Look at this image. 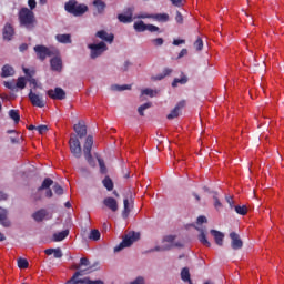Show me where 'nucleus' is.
<instances>
[{
  "label": "nucleus",
  "mask_w": 284,
  "mask_h": 284,
  "mask_svg": "<svg viewBox=\"0 0 284 284\" xmlns=\"http://www.w3.org/2000/svg\"><path fill=\"white\" fill-rule=\"evenodd\" d=\"M94 145V138L92 135H88L83 145V154L85 161L94 168V158H92V146Z\"/></svg>",
  "instance_id": "423d86ee"
},
{
  "label": "nucleus",
  "mask_w": 284,
  "mask_h": 284,
  "mask_svg": "<svg viewBox=\"0 0 284 284\" xmlns=\"http://www.w3.org/2000/svg\"><path fill=\"white\" fill-rule=\"evenodd\" d=\"M53 256L54 258H63V252L60 247L53 250Z\"/></svg>",
  "instance_id": "3c124183"
},
{
  "label": "nucleus",
  "mask_w": 284,
  "mask_h": 284,
  "mask_svg": "<svg viewBox=\"0 0 284 284\" xmlns=\"http://www.w3.org/2000/svg\"><path fill=\"white\" fill-rule=\"evenodd\" d=\"M132 65V62H130V60H126L123 64V67L121 68L122 72H128V70H130V67Z\"/></svg>",
  "instance_id": "5fc2aeb1"
},
{
  "label": "nucleus",
  "mask_w": 284,
  "mask_h": 284,
  "mask_svg": "<svg viewBox=\"0 0 284 284\" xmlns=\"http://www.w3.org/2000/svg\"><path fill=\"white\" fill-rule=\"evenodd\" d=\"M187 54V49H182L178 55V59H183V57H186Z\"/></svg>",
  "instance_id": "e2e57ef3"
},
{
  "label": "nucleus",
  "mask_w": 284,
  "mask_h": 284,
  "mask_svg": "<svg viewBox=\"0 0 284 284\" xmlns=\"http://www.w3.org/2000/svg\"><path fill=\"white\" fill-rule=\"evenodd\" d=\"M45 216H48V210L45 209H40L32 214V219L36 220L37 223L43 222Z\"/></svg>",
  "instance_id": "aec40b11"
},
{
  "label": "nucleus",
  "mask_w": 284,
  "mask_h": 284,
  "mask_svg": "<svg viewBox=\"0 0 284 284\" xmlns=\"http://www.w3.org/2000/svg\"><path fill=\"white\" fill-rule=\"evenodd\" d=\"M1 77L2 79H8V77H14V68L10 67L9 64H4L2 67Z\"/></svg>",
  "instance_id": "393cba45"
},
{
  "label": "nucleus",
  "mask_w": 284,
  "mask_h": 284,
  "mask_svg": "<svg viewBox=\"0 0 284 284\" xmlns=\"http://www.w3.org/2000/svg\"><path fill=\"white\" fill-rule=\"evenodd\" d=\"M103 205L108 207V210H111V212H118L119 210V202L114 197H105L103 200Z\"/></svg>",
  "instance_id": "6ab92c4d"
},
{
  "label": "nucleus",
  "mask_w": 284,
  "mask_h": 284,
  "mask_svg": "<svg viewBox=\"0 0 284 284\" xmlns=\"http://www.w3.org/2000/svg\"><path fill=\"white\" fill-rule=\"evenodd\" d=\"M176 236L174 235H166L163 239V243H169L163 246H155L154 248L151 250V252H168L169 250H172V247H183V245L179 243H174Z\"/></svg>",
  "instance_id": "0eeeda50"
},
{
  "label": "nucleus",
  "mask_w": 284,
  "mask_h": 284,
  "mask_svg": "<svg viewBox=\"0 0 284 284\" xmlns=\"http://www.w3.org/2000/svg\"><path fill=\"white\" fill-rule=\"evenodd\" d=\"M85 274H90V272H88V270H80L77 271L72 278H70L67 283L68 284H105L103 281L101 280H90V277H84L82 280H77L78 276H85Z\"/></svg>",
  "instance_id": "20e7f679"
},
{
  "label": "nucleus",
  "mask_w": 284,
  "mask_h": 284,
  "mask_svg": "<svg viewBox=\"0 0 284 284\" xmlns=\"http://www.w3.org/2000/svg\"><path fill=\"white\" fill-rule=\"evenodd\" d=\"M12 37H14V27L7 22L2 29V38L4 41H12Z\"/></svg>",
  "instance_id": "dca6fc26"
},
{
  "label": "nucleus",
  "mask_w": 284,
  "mask_h": 284,
  "mask_svg": "<svg viewBox=\"0 0 284 284\" xmlns=\"http://www.w3.org/2000/svg\"><path fill=\"white\" fill-rule=\"evenodd\" d=\"M29 82H30L31 85H33L34 89H37V85H38L37 79L30 78V79H29Z\"/></svg>",
  "instance_id": "774afa93"
},
{
  "label": "nucleus",
  "mask_w": 284,
  "mask_h": 284,
  "mask_svg": "<svg viewBox=\"0 0 284 284\" xmlns=\"http://www.w3.org/2000/svg\"><path fill=\"white\" fill-rule=\"evenodd\" d=\"M200 243H203L205 247H210L212 244L210 241H207V236L205 235V232L201 230V234L199 235Z\"/></svg>",
  "instance_id": "ea45409f"
},
{
  "label": "nucleus",
  "mask_w": 284,
  "mask_h": 284,
  "mask_svg": "<svg viewBox=\"0 0 284 284\" xmlns=\"http://www.w3.org/2000/svg\"><path fill=\"white\" fill-rule=\"evenodd\" d=\"M89 239L90 241H99L101 239V232L97 229L91 230Z\"/></svg>",
  "instance_id": "4c0bfd02"
},
{
  "label": "nucleus",
  "mask_w": 284,
  "mask_h": 284,
  "mask_svg": "<svg viewBox=\"0 0 284 284\" xmlns=\"http://www.w3.org/2000/svg\"><path fill=\"white\" fill-rule=\"evenodd\" d=\"M64 10L69 12V14H72L73 17H83L85 12H88V6L87 4H79L77 0H69L64 4Z\"/></svg>",
  "instance_id": "f03ea898"
},
{
  "label": "nucleus",
  "mask_w": 284,
  "mask_h": 284,
  "mask_svg": "<svg viewBox=\"0 0 284 284\" xmlns=\"http://www.w3.org/2000/svg\"><path fill=\"white\" fill-rule=\"evenodd\" d=\"M19 23L22 28H27V30H34L37 26V18L34 17V11L23 7L20 9L18 13Z\"/></svg>",
  "instance_id": "f257e3e1"
},
{
  "label": "nucleus",
  "mask_w": 284,
  "mask_h": 284,
  "mask_svg": "<svg viewBox=\"0 0 284 284\" xmlns=\"http://www.w3.org/2000/svg\"><path fill=\"white\" fill-rule=\"evenodd\" d=\"M183 43H185L184 39H175V40H173V45H181Z\"/></svg>",
  "instance_id": "0e129e2a"
},
{
  "label": "nucleus",
  "mask_w": 284,
  "mask_h": 284,
  "mask_svg": "<svg viewBox=\"0 0 284 284\" xmlns=\"http://www.w3.org/2000/svg\"><path fill=\"white\" fill-rule=\"evenodd\" d=\"M179 83H181V85H185V83H187V77L183 75L180 79L175 78L172 82V88H176V85H179Z\"/></svg>",
  "instance_id": "e433bc0d"
},
{
  "label": "nucleus",
  "mask_w": 284,
  "mask_h": 284,
  "mask_svg": "<svg viewBox=\"0 0 284 284\" xmlns=\"http://www.w3.org/2000/svg\"><path fill=\"white\" fill-rule=\"evenodd\" d=\"M17 88H19L20 90H23L26 89V78L23 77H20L18 78V81H17Z\"/></svg>",
  "instance_id": "a18cd8bd"
},
{
  "label": "nucleus",
  "mask_w": 284,
  "mask_h": 284,
  "mask_svg": "<svg viewBox=\"0 0 284 284\" xmlns=\"http://www.w3.org/2000/svg\"><path fill=\"white\" fill-rule=\"evenodd\" d=\"M95 37L98 39H101L102 41H105L106 43H114V34L108 33L105 30H100L95 33Z\"/></svg>",
  "instance_id": "a211bd4d"
},
{
  "label": "nucleus",
  "mask_w": 284,
  "mask_h": 284,
  "mask_svg": "<svg viewBox=\"0 0 284 284\" xmlns=\"http://www.w3.org/2000/svg\"><path fill=\"white\" fill-rule=\"evenodd\" d=\"M170 74H172V69L170 68H165L162 73H159L158 75L153 77V81H163V79H165V77H170Z\"/></svg>",
  "instance_id": "c85d7f7f"
},
{
  "label": "nucleus",
  "mask_w": 284,
  "mask_h": 284,
  "mask_svg": "<svg viewBox=\"0 0 284 284\" xmlns=\"http://www.w3.org/2000/svg\"><path fill=\"white\" fill-rule=\"evenodd\" d=\"M142 94L152 98V97H154L156 94V91H154L152 89H144V90H142Z\"/></svg>",
  "instance_id": "8fccbe9b"
},
{
  "label": "nucleus",
  "mask_w": 284,
  "mask_h": 284,
  "mask_svg": "<svg viewBox=\"0 0 284 284\" xmlns=\"http://www.w3.org/2000/svg\"><path fill=\"white\" fill-rule=\"evenodd\" d=\"M146 30L149 32H160L161 29L154 24H146Z\"/></svg>",
  "instance_id": "603ef678"
},
{
  "label": "nucleus",
  "mask_w": 284,
  "mask_h": 284,
  "mask_svg": "<svg viewBox=\"0 0 284 284\" xmlns=\"http://www.w3.org/2000/svg\"><path fill=\"white\" fill-rule=\"evenodd\" d=\"M226 202L229 203L230 207H234V199L232 196H226Z\"/></svg>",
  "instance_id": "69168bd1"
},
{
  "label": "nucleus",
  "mask_w": 284,
  "mask_h": 284,
  "mask_svg": "<svg viewBox=\"0 0 284 284\" xmlns=\"http://www.w3.org/2000/svg\"><path fill=\"white\" fill-rule=\"evenodd\" d=\"M0 225L2 227H10V222L8 220V211L6 209L0 207Z\"/></svg>",
  "instance_id": "5701e85b"
},
{
  "label": "nucleus",
  "mask_w": 284,
  "mask_h": 284,
  "mask_svg": "<svg viewBox=\"0 0 284 284\" xmlns=\"http://www.w3.org/2000/svg\"><path fill=\"white\" fill-rule=\"evenodd\" d=\"M53 192H54V194H58V196H61L63 194V187L61 185H59L58 183H55L53 185Z\"/></svg>",
  "instance_id": "de8ad7c7"
},
{
  "label": "nucleus",
  "mask_w": 284,
  "mask_h": 284,
  "mask_svg": "<svg viewBox=\"0 0 284 284\" xmlns=\"http://www.w3.org/2000/svg\"><path fill=\"white\" fill-rule=\"evenodd\" d=\"M133 28L136 32H145V30H148V24H145L143 20H140L133 24Z\"/></svg>",
  "instance_id": "72a5a7b5"
},
{
  "label": "nucleus",
  "mask_w": 284,
  "mask_h": 284,
  "mask_svg": "<svg viewBox=\"0 0 284 284\" xmlns=\"http://www.w3.org/2000/svg\"><path fill=\"white\" fill-rule=\"evenodd\" d=\"M182 108H185V100L180 101L170 114L166 115V119H169V121H172V119H179Z\"/></svg>",
  "instance_id": "2eb2a0df"
},
{
  "label": "nucleus",
  "mask_w": 284,
  "mask_h": 284,
  "mask_svg": "<svg viewBox=\"0 0 284 284\" xmlns=\"http://www.w3.org/2000/svg\"><path fill=\"white\" fill-rule=\"evenodd\" d=\"M68 236H70V230H64L58 233L53 234V241L55 243H59L61 241H64V239H68Z\"/></svg>",
  "instance_id": "b1692460"
},
{
  "label": "nucleus",
  "mask_w": 284,
  "mask_h": 284,
  "mask_svg": "<svg viewBox=\"0 0 284 284\" xmlns=\"http://www.w3.org/2000/svg\"><path fill=\"white\" fill-rule=\"evenodd\" d=\"M93 6L98 14H103V12H105L106 4L102 0H94Z\"/></svg>",
  "instance_id": "bb28decb"
},
{
  "label": "nucleus",
  "mask_w": 284,
  "mask_h": 284,
  "mask_svg": "<svg viewBox=\"0 0 284 284\" xmlns=\"http://www.w3.org/2000/svg\"><path fill=\"white\" fill-rule=\"evenodd\" d=\"M9 118L17 124L21 121V115L19 114V110L11 109L9 110Z\"/></svg>",
  "instance_id": "473e14b6"
},
{
  "label": "nucleus",
  "mask_w": 284,
  "mask_h": 284,
  "mask_svg": "<svg viewBox=\"0 0 284 284\" xmlns=\"http://www.w3.org/2000/svg\"><path fill=\"white\" fill-rule=\"evenodd\" d=\"M153 19L159 21L160 23H168L170 21V14L168 13H155L153 14Z\"/></svg>",
  "instance_id": "c756f323"
},
{
  "label": "nucleus",
  "mask_w": 284,
  "mask_h": 284,
  "mask_svg": "<svg viewBox=\"0 0 284 284\" xmlns=\"http://www.w3.org/2000/svg\"><path fill=\"white\" fill-rule=\"evenodd\" d=\"M54 185V181L50 178H45L41 184V186L38 189V192H41L43 190H50V186Z\"/></svg>",
  "instance_id": "7c9ffc66"
},
{
  "label": "nucleus",
  "mask_w": 284,
  "mask_h": 284,
  "mask_svg": "<svg viewBox=\"0 0 284 284\" xmlns=\"http://www.w3.org/2000/svg\"><path fill=\"white\" fill-rule=\"evenodd\" d=\"M102 185L103 187H105V190H108V192H112V190H114V182L111 180L109 175H106L102 180Z\"/></svg>",
  "instance_id": "cd10ccee"
},
{
  "label": "nucleus",
  "mask_w": 284,
  "mask_h": 284,
  "mask_svg": "<svg viewBox=\"0 0 284 284\" xmlns=\"http://www.w3.org/2000/svg\"><path fill=\"white\" fill-rule=\"evenodd\" d=\"M193 45L197 52H201L203 50V39L197 38Z\"/></svg>",
  "instance_id": "c03bdc74"
},
{
  "label": "nucleus",
  "mask_w": 284,
  "mask_h": 284,
  "mask_svg": "<svg viewBox=\"0 0 284 284\" xmlns=\"http://www.w3.org/2000/svg\"><path fill=\"white\" fill-rule=\"evenodd\" d=\"M213 201L215 210H221V207H223V204L221 203L217 196H213Z\"/></svg>",
  "instance_id": "864d4df0"
},
{
  "label": "nucleus",
  "mask_w": 284,
  "mask_h": 284,
  "mask_svg": "<svg viewBox=\"0 0 284 284\" xmlns=\"http://www.w3.org/2000/svg\"><path fill=\"white\" fill-rule=\"evenodd\" d=\"M36 130L39 132V134H45V132H48V125L45 124L38 125Z\"/></svg>",
  "instance_id": "09e8293b"
},
{
  "label": "nucleus",
  "mask_w": 284,
  "mask_h": 284,
  "mask_svg": "<svg viewBox=\"0 0 284 284\" xmlns=\"http://www.w3.org/2000/svg\"><path fill=\"white\" fill-rule=\"evenodd\" d=\"M53 58L50 60L51 70L53 72H62L63 70V60L61 59V52L59 54L52 55Z\"/></svg>",
  "instance_id": "9b49d317"
},
{
  "label": "nucleus",
  "mask_w": 284,
  "mask_h": 284,
  "mask_svg": "<svg viewBox=\"0 0 284 284\" xmlns=\"http://www.w3.org/2000/svg\"><path fill=\"white\" fill-rule=\"evenodd\" d=\"M149 108H152V102H146L138 108V112L140 116H145V110H149Z\"/></svg>",
  "instance_id": "c9c22d12"
},
{
  "label": "nucleus",
  "mask_w": 284,
  "mask_h": 284,
  "mask_svg": "<svg viewBox=\"0 0 284 284\" xmlns=\"http://www.w3.org/2000/svg\"><path fill=\"white\" fill-rule=\"evenodd\" d=\"M88 48L91 51V59H98V57H101L103 52H108V44H105V42L103 41L99 43L89 44Z\"/></svg>",
  "instance_id": "6e6552de"
},
{
  "label": "nucleus",
  "mask_w": 284,
  "mask_h": 284,
  "mask_svg": "<svg viewBox=\"0 0 284 284\" xmlns=\"http://www.w3.org/2000/svg\"><path fill=\"white\" fill-rule=\"evenodd\" d=\"M71 153L75 159H81L82 156V149H81V142L79 141V138L77 135L72 136L69 141Z\"/></svg>",
  "instance_id": "1a4fd4ad"
},
{
  "label": "nucleus",
  "mask_w": 284,
  "mask_h": 284,
  "mask_svg": "<svg viewBox=\"0 0 284 284\" xmlns=\"http://www.w3.org/2000/svg\"><path fill=\"white\" fill-rule=\"evenodd\" d=\"M111 90L118 91V92H123L125 90H132V84H123V85L114 84L111 87Z\"/></svg>",
  "instance_id": "f704fd0d"
},
{
  "label": "nucleus",
  "mask_w": 284,
  "mask_h": 284,
  "mask_svg": "<svg viewBox=\"0 0 284 284\" xmlns=\"http://www.w3.org/2000/svg\"><path fill=\"white\" fill-rule=\"evenodd\" d=\"M171 1L172 6H175V8H181L183 6L184 0H169Z\"/></svg>",
  "instance_id": "4d7b16f0"
},
{
  "label": "nucleus",
  "mask_w": 284,
  "mask_h": 284,
  "mask_svg": "<svg viewBox=\"0 0 284 284\" xmlns=\"http://www.w3.org/2000/svg\"><path fill=\"white\" fill-rule=\"evenodd\" d=\"M134 7H128L123 13L118 14V21L120 23H132L134 21Z\"/></svg>",
  "instance_id": "9d476101"
},
{
  "label": "nucleus",
  "mask_w": 284,
  "mask_h": 284,
  "mask_svg": "<svg viewBox=\"0 0 284 284\" xmlns=\"http://www.w3.org/2000/svg\"><path fill=\"white\" fill-rule=\"evenodd\" d=\"M211 234L214 237L216 245H219L220 247L223 246V239H225V235L216 230H211Z\"/></svg>",
  "instance_id": "4be33fe9"
},
{
  "label": "nucleus",
  "mask_w": 284,
  "mask_h": 284,
  "mask_svg": "<svg viewBox=\"0 0 284 284\" xmlns=\"http://www.w3.org/2000/svg\"><path fill=\"white\" fill-rule=\"evenodd\" d=\"M230 239L232 250H241L243 247V240H241V236L236 232H231Z\"/></svg>",
  "instance_id": "4468645a"
},
{
  "label": "nucleus",
  "mask_w": 284,
  "mask_h": 284,
  "mask_svg": "<svg viewBox=\"0 0 284 284\" xmlns=\"http://www.w3.org/2000/svg\"><path fill=\"white\" fill-rule=\"evenodd\" d=\"M151 43L153 45H155V48H159V47L163 45V43H165V40H163V38H155V39L151 40Z\"/></svg>",
  "instance_id": "49530a36"
},
{
  "label": "nucleus",
  "mask_w": 284,
  "mask_h": 284,
  "mask_svg": "<svg viewBox=\"0 0 284 284\" xmlns=\"http://www.w3.org/2000/svg\"><path fill=\"white\" fill-rule=\"evenodd\" d=\"M28 266H29L28 260L22 258V257L18 258V267L20 270H28Z\"/></svg>",
  "instance_id": "79ce46f5"
},
{
  "label": "nucleus",
  "mask_w": 284,
  "mask_h": 284,
  "mask_svg": "<svg viewBox=\"0 0 284 284\" xmlns=\"http://www.w3.org/2000/svg\"><path fill=\"white\" fill-rule=\"evenodd\" d=\"M175 21L176 23H183V14H181V11H176Z\"/></svg>",
  "instance_id": "13d9d810"
},
{
  "label": "nucleus",
  "mask_w": 284,
  "mask_h": 284,
  "mask_svg": "<svg viewBox=\"0 0 284 284\" xmlns=\"http://www.w3.org/2000/svg\"><path fill=\"white\" fill-rule=\"evenodd\" d=\"M123 203H124V210L122 212V216L123 219H128V216H130V200L124 199Z\"/></svg>",
  "instance_id": "58836bf2"
},
{
  "label": "nucleus",
  "mask_w": 284,
  "mask_h": 284,
  "mask_svg": "<svg viewBox=\"0 0 284 284\" xmlns=\"http://www.w3.org/2000/svg\"><path fill=\"white\" fill-rule=\"evenodd\" d=\"M55 39L59 43H72V36H70V33L57 34Z\"/></svg>",
  "instance_id": "a878e982"
},
{
  "label": "nucleus",
  "mask_w": 284,
  "mask_h": 284,
  "mask_svg": "<svg viewBox=\"0 0 284 284\" xmlns=\"http://www.w3.org/2000/svg\"><path fill=\"white\" fill-rule=\"evenodd\" d=\"M181 280L184 283H191L192 278H191V275H190V268H187V267H183L182 268V271H181Z\"/></svg>",
  "instance_id": "2f4dec72"
},
{
  "label": "nucleus",
  "mask_w": 284,
  "mask_h": 284,
  "mask_svg": "<svg viewBox=\"0 0 284 284\" xmlns=\"http://www.w3.org/2000/svg\"><path fill=\"white\" fill-rule=\"evenodd\" d=\"M33 50L39 61H44L48 59V57H54L55 54H59V49L54 47H45L43 44H37Z\"/></svg>",
  "instance_id": "7ed1b4c3"
},
{
  "label": "nucleus",
  "mask_w": 284,
  "mask_h": 284,
  "mask_svg": "<svg viewBox=\"0 0 284 284\" xmlns=\"http://www.w3.org/2000/svg\"><path fill=\"white\" fill-rule=\"evenodd\" d=\"M47 94L54 101H63V99H65V91L59 87H57L54 90L50 89Z\"/></svg>",
  "instance_id": "f8f14e48"
},
{
  "label": "nucleus",
  "mask_w": 284,
  "mask_h": 284,
  "mask_svg": "<svg viewBox=\"0 0 284 284\" xmlns=\"http://www.w3.org/2000/svg\"><path fill=\"white\" fill-rule=\"evenodd\" d=\"M28 97L34 108H45V101H43V98L37 93H33L32 90H30Z\"/></svg>",
  "instance_id": "ddd939ff"
},
{
  "label": "nucleus",
  "mask_w": 284,
  "mask_h": 284,
  "mask_svg": "<svg viewBox=\"0 0 284 284\" xmlns=\"http://www.w3.org/2000/svg\"><path fill=\"white\" fill-rule=\"evenodd\" d=\"M235 212L236 214H240L241 216H245V214H247V206L246 205H242V206H235Z\"/></svg>",
  "instance_id": "37998d69"
},
{
  "label": "nucleus",
  "mask_w": 284,
  "mask_h": 284,
  "mask_svg": "<svg viewBox=\"0 0 284 284\" xmlns=\"http://www.w3.org/2000/svg\"><path fill=\"white\" fill-rule=\"evenodd\" d=\"M141 239V234L136 232H130L123 236L122 242L114 247V252H121V250H125V247L132 246L136 241Z\"/></svg>",
  "instance_id": "39448f33"
},
{
  "label": "nucleus",
  "mask_w": 284,
  "mask_h": 284,
  "mask_svg": "<svg viewBox=\"0 0 284 284\" xmlns=\"http://www.w3.org/2000/svg\"><path fill=\"white\" fill-rule=\"evenodd\" d=\"M197 225H203V223H207V217L205 215H200L196 221Z\"/></svg>",
  "instance_id": "6e6d98bb"
},
{
  "label": "nucleus",
  "mask_w": 284,
  "mask_h": 284,
  "mask_svg": "<svg viewBox=\"0 0 284 284\" xmlns=\"http://www.w3.org/2000/svg\"><path fill=\"white\" fill-rule=\"evenodd\" d=\"M81 267H87L84 270H87L85 272H92V267H90V260H88L87 257H82L80 260V264L79 265H74L73 268L78 270V272L81 270Z\"/></svg>",
  "instance_id": "412c9836"
},
{
  "label": "nucleus",
  "mask_w": 284,
  "mask_h": 284,
  "mask_svg": "<svg viewBox=\"0 0 284 284\" xmlns=\"http://www.w3.org/2000/svg\"><path fill=\"white\" fill-rule=\"evenodd\" d=\"M29 10H34L37 8V0H28Z\"/></svg>",
  "instance_id": "052dcab7"
},
{
  "label": "nucleus",
  "mask_w": 284,
  "mask_h": 284,
  "mask_svg": "<svg viewBox=\"0 0 284 284\" xmlns=\"http://www.w3.org/2000/svg\"><path fill=\"white\" fill-rule=\"evenodd\" d=\"M135 19H153V14L144 13L135 17Z\"/></svg>",
  "instance_id": "680f3d73"
},
{
  "label": "nucleus",
  "mask_w": 284,
  "mask_h": 284,
  "mask_svg": "<svg viewBox=\"0 0 284 284\" xmlns=\"http://www.w3.org/2000/svg\"><path fill=\"white\" fill-rule=\"evenodd\" d=\"M73 130L79 139L88 136V126L85 125V122H79L78 124H74Z\"/></svg>",
  "instance_id": "f3484780"
},
{
  "label": "nucleus",
  "mask_w": 284,
  "mask_h": 284,
  "mask_svg": "<svg viewBox=\"0 0 284 284\" xmlns=\"http://www.w3.org/2000/svg\"><path fill=\"white\" fill-rule=\"evenodd\" d=\"M99 166H100V172L101 174H105L108 172V168L105 166V161H103V159H101V156H97Z\"/></svg>",
  "instance_id": "a19ab883"
},
{
  "label": "nucleus",
  "mask_w": 284,
  "mask_h": 284,
  "mask_svg": "<svg viewBox=\"0 0 284 284\" xmlns=\"http://www.w3.org/2000/svg\"><path fill=\"white\" fill-rule=\"evenodd\" d=\"M130 284H145V280L142 276L135 278V281L131 282Z\"/></svg>",
  "instance_id": "bf43d9fd"
},
{
  "label": "nucleus",
  "mask_w": 284,
  "mask_h": 284,
  "mask_svg": "<svg viewBox=\"0 0 284 284\" xmlns=\"http://www.w3.org/2000/svg\"><path fill=\"white\" fill-rule=\"evenodd\" d=\"M19 50H20L21 52H26V50H28V43H22V44H20Z\"/></svg>",
  "instance_id": "338daca9"
}]
</instances>
